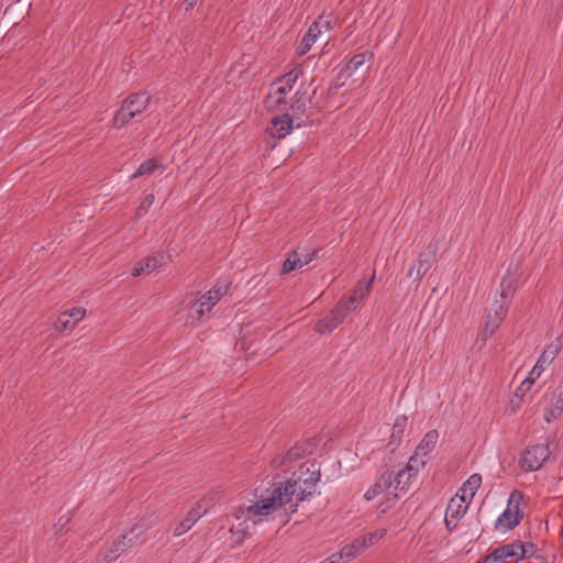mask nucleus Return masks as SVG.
Returning <instances> with one entry per match:
<instances>
[{"instance_id":"obj_15","label":"nucleus","mask_w":563,"mask_h":563,"mask_svg":"<svg viewBox=\"0 0 563 563\" xmlns=\"http://www.w3.org/2000/svg\"><path fill=\"white\" fill-rule=\"evenodd\" d=\"M292 118L287 113L280 117H275L272 119L271 125L266 131L273 139H284L287 134L290 133L292 129Z\"/></svg>"},{"instance_id":"obj_46","label":"nucleus","mask_w":563,"mask_h":563,"mask_svg":"<svg viewBox=\"0 0 563 563\" xmlns=\"http://www.w3.org/2000/svg\"><path fill=\"white\" fill-rule=\"evenodd\" d=\"M183 5H184V9H185V12H189L196 5V0H184L183 1Z\"/></svg>"},{"instance_id":"obj_21","label":"nucleus","mask_w":563,"mask_h":563,"mask_svg":"<svg viewBox=\"0 0 563 563\" xmlns=\"http://www.w3.org/2000/svg\"><path fill=\"white\" fill-rule=\"evenodd\" d=\"M562 349V336H558L553 342H551L542 352L538 360V367H544L548 364H551L559 352Z\"/></svg>"},{"instance_id":"obj_51","label":"nucleus","mask_w":563,"mask_h":563,"mask_svg":"<svg viewBox=\"0 0 563 563\" xmlns=\"http://www.w3.org/2000/svg\"><path fill=\"white\" fill-rule=\"evenodd\" d=\"M453 498H459L461 500H464V503H465L467 499V493H463V492L459 490Z\"/></svg>"},{"instance_id":"obj_35","label":"nucleus","mask_w":563,"mask_h":563,"mask_svg":"<svg viewBox=\"0 0 563 563\" xmlns=\"http://www.w3.org/2000/svg\"><path fill=\"white\" fill-rule=\"evenodd\" d=\"M385 536V530L375 531L372 533H367L363 536L360 539V542L363 547V550L367 549L368 547L375 544L379 539H382Z\"/></svg>"},{"instance_id":"obj_34","label":"nucleus","mask_w":563,"mask_h":563,"mask_svg":"<svg viewBox=\"0 0 563 563\" xmlns=\"http://www.w3.org/2000/svg\"><path fill=\"white\" fill-rule=\"evenodd\" d=\"M517 543H519V549H518V556H517V560H522L527 556H534L536 554V551H537V545L533 543V542H527V543H522L521 541H516Z\"/></svg>"},{"instance_id":"obj_27","label":"nucleus","mask_w":563,"mask_h":563,"mask_svg":"<svg viewBox=\"0 0 563 563\" xmlns=\"http://www.w3.org/2000/svg\"><path fill=\"white\" fill-rule=\"evenodd\" d=\"M158 168H164L159 161L157 158H150L139 166L136 172L132 175V178L152 175Z\"/></svg>"},{"instance_id":"obj_13","label":"nucleus","mask_w":563,"mask_h":563,"mask_svg":"<svg viewBox=\"0 0 563 563\" xmlns=\"http://www.w3.org/2000/svg\"><path fill=\"white\" fill-rule=\"evenodd\" d=\"M413 462H417V456H411L407 465L393 478L396 490L407 493L410 489L412 479L417 476V467L413 466Z\"/></svg>"},{"instance_id":"obj_18","label":"nucleus","mask_w":563,"mask_h":563,"mask_svg":"<svg viewBox=\"0 0 563 563\" xmlns=\"http://www.w3.org/2000/svg\"><path fill=\"white\" fill-rule=\"evenodd\" d=\"M203 511L201 510V506L197 505L192 507L187 516L175 527L174 534L179 537L187 532L195 522L202 516Z\"/></svg>"},{"instance_id":"obj_4","label":"nucleus","mask_w":563,"mask_h":563,"mask_svg":"<svg viewBox=\"0 0 563 563\" xmlns=\"http://www.w3.org/2000/svg\"><path fill=\"white\" fill-rule=\"evenodd\" d=\"M374 58L372 52L365 51L363 53L355 54L350 60L340 69L338 79L349 78L356 75L354 81L362 80L368 73L371 65L368 64Z\"/></svg>"},{"instance_id":"obj_39","label":"nucleus","mask_w":563,"mask_h":563,"mask_svg":"<svg viewBox=\"0 0 563 563\" xmlns=\"http://www.w3.org/2000/svg\"><path fill=\"white\" fill-rule=\"evenodd\" d=\"M512 519V512L506 508L504 512L498 517L495 527L496 528H504L506 530V525L511 521Z\"/></svg>"},{"instance_id":"obj_7","label":"nucleus","mask_w":563,"mask_h":563,"mask_svg":"<svg viewBox=\"0 0 563 563\" xmlns=\"http://www.w3.org/2000/svg\"><path fill=\"white\" fill-rule=\"evenodd\" d=\"M143 532V529L134 526L130 530V533H134V537L128 538L126 534H120L104 552L103 560L108 563L115 561L123 552L134 545L135 540L140 538Z\"/></svg>"},{"instance_id":"obj_19","label":"nucleus","mask_w":563,"mask_h":563,"mask_svg":"<svg viewBox=\"0 0 563 563\" xmlns=\"http://www.w3.org/2000/svg\"><path fill=\"white\" fill-rule=\"evenodd\" d=\"M563 413V388L562 385L559 386L558 390L554 393L553 399L550 406L545 411V420L547 422H551L552 420L558 419Z\"/></svg>"},{"instance_id":"obj_22","label":"nucleus","mask_w":563,"mask_h":563,"mask_svg":"<svg viewBox=\"0 0 563 563\" xmlns=\"http://www.w3.org/2000/svg\"><path fill=\"white\" fill-rule=\"evenodd\" d=\"M439 439L438 430L433 429L426 433L420 444L417 446L412 456H427L433 449Z\"/></svg>"},{"instance_id":"obj_3","label":"nucleus","mask_w":563,"mask_h":563,"mask_svg":"<svg viewBox=\"0 0 563 563\" xmlns=\"http://www.w3.org/2000/svg\"><path fill=\"white\" fill-rule=\"evenodd\" d=\"M280 488H276L274 486L269 496L262 497L258 501L253 503L245 509L242 506L239 507L235 512L236 519H241L245 512L249 515L247 518L252 519L256 516H267L282 507L286 508L285 501H283V497H280Z\"/></svg>"},{"instance_id":"obj_26","label":"nucleus","mask_w":563,"mask_h":563,"mask_svg":"<svg viewBox=\"0 0 563 563\" xmlns=\"http://www.w3.org/2000/svg\"><path fill=\"white\" fill-rule=\"evenodd\" d=\"M467 510V506L464 505V500L459 498H451L446 506L445 514L451 516L453 519H461Z\"/></svg>"},{"instance_id":"obj_40","label":"nucleus","mask_w":563,"mask_h":563,"mask_svg":"<svg viewBox=\"0 0 563 563\" xmlns=\"http://www.w3.org/2000/svg\"><path fill=\"white\" fill-rule=\"evenodd\" d=\"M322 256H323L322 249L317 247V249L312 250L311 252H308L307 254L303 255L302 266H305V265L309 264L310 262H312L313 260H318Z\"/></svg>"},{"instance_id":"obj_20","label":"nucleus","mask_w":563,"mask_h":563,"mask_svg":"<svg viewBox=\"0 0 563 563\" xmlns=\"http://www.w3.org/2000/svg\"><path fill=\"white\" fill-rule=\"evenodd\" d=\"M407 421L408 419L405 415H400L396 418L393 426L390 440L387 444L391 452H394L397 445L400 443L407 427Z\"/></svg>"},{"instance_id":"obj_37","label":"nucleus","mask_w":563,"mask_h":563,"mask_svg":"<svg viewBox=\"0 0 563 563\" xmlns=\"http://www.w3.org/2000/svg\"><path fill=\"white\" fill-rule=\"evenodd\" d=\"M301 267H302V262H296V260L286 258L285 262L283 263L280 274L286 275V274L295 271L296 268H301Z\"/></svg>"},{"instance_id":"obj_36","label":"nucleus","mask_w":563,"mask_h":563,"mask_svg":"<svg viewBox=\"0 0 563 563\" xmlns=\"http://www.w3.org/2000/svg\"><path fill=\"white\" fill-rule=\"evenodd\" d=\"M71 323L73 322H70V318L66 314V312H63L59 314L57 321L55 322V329L63 332L68 328H73L74 325H71Z\"/></svg>"},{"instance_id":"obj_52","label":"nucleus","mask_w":563,"mask_h":563,"mask_svg":"<svg viewBox=\"0 0 563 563\" xmlns=\"http://www.w3.org/2000/svg\"><path fill=\"white\" fill-rule=\"evenodd\" d=\"M526 384H527V383H525V382H523V383L521 384V386L516 390V393H515V395H516V396H519V395L523 396V393H525V390H523V386H525Z\"/></svg>"},{"instance_id":"obj_28","label":"nucleus","mask_w":563,"mask_h":563,"mask_svg":"<svg viewBox=\"0 0 563 563\" xmlns=\"http://www.w3.org/2000/svg\"><path fill=\"white\" fill-rule=\"evenodd\" d=\"M165 257L166 256H165V254L163 252H156L153 255L147 256V257L141 260V262L144 265L146 274H150L151 272H153L157 267L163 266L166 263L165 262Z\"/></svg>"},{"instance_id":"obj_6","label":"nucleus","mask_w":563,"mask_h":563,"mask_svg":"<svg viewBox=\"0 0 563 563\" xmlns=\"http://www.w3.org/2000/svg\"><path fill=\"white\" fill-rule=\"evenodd\" d=\"M549 456L550 451L548 444L529 445L521 456L520 466L525 472L537 471L542 467Z\"/></svg>"},{"instance_id":"obj_31","label":"nucleus","mask_w":563,"mask_h":563,"mask_svg":"<svg viewBox=\"0 0 563 563\" xmlns=\"http://www.w3.org/2000/svg\"><path fill=\"white\" fill-rule=\"evenodd\" d=\"M503 321L504 320L496 318L489 312L487 314V320L482 331L483 340L486 341L489 336H492L495 333V331L499 328Z\"/></svg>"},{"instance_id":"obj_49","label":"nucleus","mask_w":563,"mask_h":563,"mask_svg":"<svg viewBox=\"0 0 563 563\" xmlns=\"http://www.w3.org/2000/svg\"><path fill=\"white\" fill-rule=\"evenodd\" d=\"M345 559L339 560V553L333 554L328 563H346Z\"/></svg>"},{"instance_id":"obj_30","label":"nucleus","mask_w":563,"mask_h":563,"mask_svg":"<svg viewBox=\"0 0 563 563\" xmlns=\"http://www.w3.org/2000/svg\"><path fill=\"white\" fill-rule=\"evenodd\" d=\"M129 107L122 103L121 108L117 111L113 117L112 124L115 129L124 126L135 115L128 109Z\"/></svg>"},{"instance_id":"obj_33","label":"nucleus","mask_w":563,"mask_h":563,"mask_svg":"<svg viewBox=\"0 0 563 563\" xmlns=\"http://www.w3.org/2000/svg\"><path fill=\"white\" fill-rule=\"evenodd\" d=\"M71 518H73V512H70V511L65 515H62L58 518L57 522L54 523V526H53L54 534L56 537H62L67 533V531H68L67 526L71 521Z\"/></svg>"},{"instance_id":"obj_29","label":"nucleus","mask_w":563,"mask_h":563,"mask_svg":"<svg viewBox=\"0 0 563 563\" xmlns=\"http://www.w3.org/2000/svg\"><path fill=\"white\" fill-rule=\"evenodd\" d=\"M363 550V547L360 542V539H355L353 542L344 545L339 552V560L345 559V561H351Z\"/></svg>"},{"instance_id":"obj_10","label":"nucleus","mask_w":563,"mask_h":563,"mask_svg":"<svg viewBox=\"0 0 563 563\" xmlns=\"http://www.w3.org/2000/svg\"><path fill=\"white\" fill-rule=\"evenodd\" d=\"M519 547V543L515 541L509 544H503L494 549L477 563H518L519 560H517V556Z\"/></svg>"},{"instance_id":"obj_47","label":"nucleus","mask_w":563,"mask_h":563,"mask_svg":"<svg viewBox=\"0 0 563 563\" xmlns=\"http://www.w3.org/2000/svg\"><path fill=\"white\" fill-rule=\"evenodd\" d=\"M345 79H346V78H343V79H340V80H339V79L336 78L335 84L329 88V90H328V91H329V93H334V92H335V90H336L339 87H341V86H343V85H344V80H345Z\"/></svg>"},{"instance_id":"obj_9","label":"nucleus","mask_w":563,"mask_h":563,"mask_svg":"<svg viewBox=\"0 0 563 563\" xmlns=\"http://www.w3.org/2000/svg\"><path fill=\"white\" fill-rule=\"evenodd\" d=\"M435 261V247L429 244L424 251L420 252L417 260V264L410 267V269L407 273V276L409 278H412L415 282L420 280L430 271Z\"/></svg>"},{"instance_id":"obj_42","label":"nucleus","mask_w":563,"mask_h":563,"mask_svg":"<svg viewBox=\"0 0 563 563\" xmlns=\"http://www.w3.org/2000/svg\"><path fill=\"white\" fill-rule=\"evenodd\" d=\"M459 519H453L451 516L445 514L444 523L448 531H453L457 526Z\"/></svg>"},{"instance_id":"obj_12","label":"nucleus","mask_w":563,"mask_h":563,"mask_svg":"<svg viewBox=\"0 0 563 563\" xmlns=\"http://www.w3.org/2000/svg\"><path fill=\"white\" fill-rule=\"evenodd\" d=\"M318 445L319 440L314 437L299 441L286 452L284 459L288 462L299 461L305 456L312 454Z\"/></svg>"},{"instance_id":"obj_38","label":"nucleus","mask_w":563,"mask_h":563,"mask_svg":"<svg viewBox=\"0 0 563 563\" xmlns=\"http://www.w3.org/2000/svg\"><path fill=\"white\" fill-rule=\"evenodd\" d=\"M65 312L69 318L74 319V322L71 323V325H75L76 322L80 321L85 317L86 309L82 307H76V308H73L69 311H65Z\"/></svg>"},{"instance_id":"obj_45","label":"nucleus","mask_w":563,"mask_h":563,"mask_svg":"<svg viewBox=\"0 0 563 563\" xmlns=\"http://www.w3.org/2000/svg\"><path fill=\"white\" fill-rule=\"evenodd\" d=\"M154 201V196L153 195H148L144 198V200L142 201L141 206H140V209H147L148 207L152 206Z\"/></svg>"},{"instance_id":"obj_48","label":"nucleus","mask_w":563,"mask_h":563,"mask_svg":"<svg viewBox=\"0 0 563 563\" xmlns=\"http://www.w3.org/2000/svg\"><path fill=\"white\" fill-rule=\"evenodd\" d=\"M287 258H290V260H296V262H303V260L300 258L297 250H294L291 251L289 254H288V257Z\"/></svg>"},{"instance_id":"obj_17","label":"nucleus","mask_w":563,"mask_h":563,"mask_svg":"<svg viewBox=\"0 0 563 563\" xmlns=\"http://www.w3.org/2000/svg\"><path fill=\"white\" fill-rule=\"evenodd\" d=\"M393 485V474L385 471L380 474L377 481L366 490L364 498L372 500L376 496L387 490Z\"/></svg>"},{"instance_id":"obj_2","label":"nucleus","mask_w":563,"mask_h":563,"mask_svg":"<svg viewBox=\"0 0 563 563\" xmlns=\"http://www.w3.org/2000/svg\"><path fill=\"white\" fill-rule=\"evenodd\" d=\"M373 280L374 275L368 280H358L350 296L341 298L329 314L316 323L314 330L321 334L333 331L350 312L356 309L357 303L369 294Z\"/></svg>"},{"instance_id":"obj_25","label":"nucleus","mask_w":563,"mask_h":563,"mask_svg":"<svg viewBox=\"0 0 563 563\" xmlns=\"http://www.w3.org/2000/svg\"><path fill=\"white\" fill-rule=\"evenodd\" d=\"M227 288L228 286L219 287L216 285L212 289L201 296V299L205 301V303H207V312H209L211 308L221 299L222 295L227 291Z\"/></svg>"},{"instance_id":"obj_41","label":"nucleus","mask_w":563,"mask_h":563,"mask_svg":"<svg viewBox=\"0 0 563 563\" xmlns=\"http://www.w3.org/2000/svg\"><path fill=\"white\" fill-rule=\"evenodd\" d=\"M544 367H538V363L534 365V367L529 373V376L525 380V383L528 384L527 390L531 387V385L534 383V380L541 375Z\"/></svg>"},{"instance_id":"obj_5","label":"nucleus","mask_w":563,"mask_h":563,"mask_svg":"<svg viewBox=\"0 0 563 563\" xmlns=\"http://www.w3.org/2000/svg\"><path fill=\"white\" fill-rule=\"evenodd\" d=\"M302 75V67L297 66L289 73L283 75L278 78V82L283 84L280 87H278L274 96L272 93L268 95L266 99L267 107L272 108H278L280 104L286 103L285 101V95L291 90L292 86L299 78V76Z\"/></svg>"},{"instance_id":"obj_14","label":"nucleus","mask_w":563,"mask_h":563,"mask_svg":"<svg viewBox=\"0 0 563 563\" xmlns=\"http://www.w3.org/2000/svg\"><path fill=\"white\" fill-rule=\"evenodd\" d=\"M30 9L31 3L27 0H15L4 10L3 19L7 23L16 25L19 21L24 19Z\"/></svg>"},{"instance_id":"obj_8","label":"nucleus","mask_w":563,"mask_h":563,"mask_svg":"<svg viewBox=\"0 0 563 563\" xmlns=\"http://www.w3.org/2000/svg\"><path fill=\"white\" fill-rule=\"evenodd\" d=\"M515 279L510 277L509 273H507L500 282V297L501 301H495L493 305V310L495 316L498 319L504 320L508 313L510 300L515 294Z\"/></svg>"},{"instance_id":"obj_11","label":"nucleus","mask_w":563,"mask_h":563,"mask_svg":"<svg viewBox=\"0 0 563 563\" xmlns=\"http://www.w3.org/2000/svg\"><path fill=\"white\" fill-rule=\"evenodd\" d=\"M526 507L525 494L519 489H514L507 503L508 510L512 512V519L506 525V530H512L521 522Z\"/></svg>"},{"instance_id":"obj_16","label":"nucleus","mask_w":563,"mask_h":563,"mask_svg":"<svg viewBox=\"0 0 563 563\" xmlns=\"http://www.w3.org/2000/svg\"><path fill=\"white\" fill-rule=\"evenodd\" d=\"M151 96L146 91L131 93L123 103L134 115L142 113L150 104Z\"/></svg>"},{"instance_id":"obj_1","label":"nucleus","mask_w":563,"mask_h":563,"mask_svg":"<svg viewBox=\"0 0 563 563\" xmlns=\"http://www.w3.org/2000/svg\"><path fill=\"white\" fill-rule=\"evenodd\" d=\"M311 467L312 470L302 464L298 474L292 473L289 479L274 483L273 486L280 488V497L285 501L287 512H295L298 503L312 495L317 483L320 481V470L313 463Z\"/></svg>"},{"instance_id":"obj_53","label":"nucleus","mask_w":563,"mask_h":563,"mask_svg":"<svg viewBox=\"0 0 563 563\" xmlns=\"http://www.w3.org/2000/svg\"><path fill=\"white\" fill-rule=\"evenodd\" d=\"M419 464L421 466H424L426 465V461L424 460L419 461V459L417 457V462H413V466L418 468Z\"/></svg>"},{"instance_id":"obj_32","label":"nucleus","mask_w":563,"mask_h":563,"mask_svg":"<svg viewBox=\"0 0 563 563\" xmlns=\"http://www.w3.org/2000/svg\"><path fill=\"white\" fill-rule=\"evenodd\" d=\"M482 484V476L479 474L471 475L467 481L460 488V492L470 493V500L474 497L476 490L479 488Z\"/></svg>"},{"instance_id":"obj_44","label":"nucleus","mask_w":563,"mask_h":563,"mask_svg":"<svg viewBox=\"0 0 563 563\" xmlns=\"http://www.w3.org/2000/svg\"><path fill=\"white\" fill-rule=\"evenodd\" d=\"M296 100L294 101L291 108L296 110H301L306 107V102L299 97V91L296 93Z\"/></svg>"},{"instance_id":"obj_54","label":"nucleus","mask_w":563,"mask_h":563,"mask_svg":"<svg viewBox=\"0 0 563 563\" xmlns=\"http://www.w3.org/2000/svg\"><path fill=\"white\" fill-rule=\"evenodd\" d=\"M534 558H536L537 560H539V561H540V563H548L547 559H545L544 556H542V555H534Z\"/></svg>"},{"instance_id":"obj_43","label":"nucleus","mask_w":563,"mask_h":563,"mask_svg":"<svg viewBox=\"0 0 563 563\" xmlns=\"http://www.w3.org/2000/svg\"><path fill=\"white\" fill-rule=\"evenodd\" d=\"M141 274H146L143 263L140 261L132 269V276L137 277Z\"/></svg>"},{"instance_id":"obj_23","label":"nucleus","mask_w":563,"mask_h":563,"mask_svg":"<svg viewBox=\"0 0 563 563\" xmlns=\"http://www.w3.org/2000/svg\"><path fill=\"white\" fill-rule=\"evenodd\" d=\"M319 34H320L319 24H318V22H313L309 26L308 31L306 32V34L303 35V37L301 38V41L299 43L298 54L299 55L307 54L310 51L312 44L316 42Z\"/></svg>"},{"instance_id":"obj_50","label":"nucleus","mask_w":563,"mask_h":563,"mask_svg":"<svg viewBox=\"0 0 563 563\" xmlns=\"http://www.w3.org/2000/svg\"><path fill=\"white\" fill-rule=\"evenodd\" d=\"M286 460L284 459V456L280 459L279 456H275L273 460H272V465L274 466H280L282 464H284Z\"/></svg>"},{"instance_id":"obj_24","label":"nucleus","mask_w":563,"mask_h":563,"mask_svg":"<svg viewBox=\"0 0 563 563\" xmlns=\"http://www.w3.org/2000/svg\"><path fill=\"white\" fill-rule=\"evenodd\" d=\"M206 308L207 303H205V301L201 298L195 300L189 307L187 323L196 325V322L200 321L205 312L207 311Z\"/></svg>"}]
</instances>
